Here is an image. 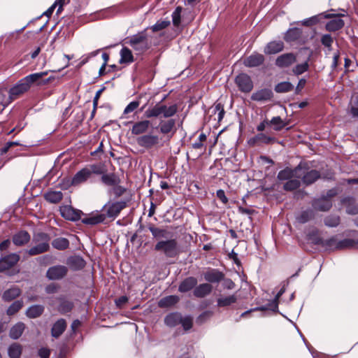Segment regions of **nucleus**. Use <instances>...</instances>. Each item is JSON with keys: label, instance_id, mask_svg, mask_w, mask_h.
Listing matches in <instances>:
<instances>
[{"label": "nucleus", "instance_id": "obj_2", "mask_svg": "<svg viewBox=\"0 0 358 358\" xmlns=\"http://www.w3.org/2000/svg\"><path fill=\"white\" fill-rule=\"evenodd\" d=\"M103 173V166L101 164H90L78 171L71 180V185L77 186L85 182L93 174L100 175Z\"/></svg>", "mask_w": 358, "mask_h": 358}, {"label": "nucleus", "instance_id": "obj_23", "mask_svg": "<svg viewBox=\"0 0 358 358\" xmlns=\"http://www.w3.org/2000/svg\"><path fill=\"white\" fill-rule=\"evenodd\" d=\"M67 265L73 271H79L83 269L86 264L84 259L80 256L70 257L67 259Z\"/></svg>", "mask_w": 358, "mask_h": 358}, {"label": "nucleus", "instance_id": "obj_18", "mask_svg": "<svg viewBox=\"0 0 358 358\" xmlns=\"http://www.w3.org/2000/svg\"><path fill=\"white\" fill-rule=\"evenodd\" d=\"M296 61V57L293 53H285L277 57L275 65L280 68H285L291 66Z\"/></svg>", "mask_w": 358, "mask_h": 358}, {"label": "nucleus", "instance_id": "obj_13", "mask_svg": "<svg viewBox=\"0 0 358 358\" xmlns=\"http://www.w3.org/2000/svg\"><path fill=\"white\" fill-rule=\"evenodd\" d=\"M81 222L86 225L90 226L101 223L106 224L108 222L105 220V215L99 211L92 212L86 215L85 217L81 219Z\"/></svg>", "mask_w": 358, "mask_h": 358}, {"label": "nucleus", "instance_id": "obj_46", "mask_svg": "<svg viewBox=\"0 0 358 358\" xmlns=\"http://www.w3.org/2000/svg\"><path fill=\"white\" fill-rule=\"evenodd\" d=\"M8 355L10 358H19L22 354L21 345L13 343L8 348Z\"/></svg>", "mask_w": 358, "mask_h": 358}, {"label": "nucleus", "instance_id": "obj_9", "mask_svg": "<svg viewBox=\"0 0 358 358\" xmlns=\"http://www.w3.org/2000/svg\"><path fill=\"white\" fill-rule=\"evenodd\" d=\"M61 215L66 220L76 222L81 219L83 213L71 206H63L59 209Z\"/></svg>", "mask_w": 358, "mask_h": 358}, {"label": "nucleus", "instance_id": "obj_33", "mask_svg": "<svg viewBox=\"0 0 358 358\" xmlns=\"http://www.w3.org/2000/svg\"><path fill=\"white\" fill-rule=\"evenodd\" d=\"M21 294V290L17 287H12L11 288L6 290L3 295L2 299L5 301H10L17 296H19Z\"/></svg>", "mask_w": 358, "mask_h": 358}, {"label": "nucleus", "instance_id": "obj_53", "mask_svg": "<svg viewBox=\"0 0 358 358\" xmlns=\"http://www.w3.org/2000/svg\"><path fill=\"white\" fill-rule=\"evenodd\" d=\"M182 7L178 6L172 13V21L174 26L178 27L180 24Z\"/></svg>", "mask_w": 358, "mask_h": 358}, {"label": "nucleus", "instance_id": "obj_59", "mask_svg": "<svg viewBox=\"0 0 358 358\" xmlns=\"http://www.w3.org/2000/svg\"><path fill=\"white\" fill-rule=\"evenodd\" d=\"M321 43L323 45L327 47L329 50H331V45L333 43V38L330 34H324L322 36Z\"/></svg>", "mask_w": 358, "mask_h": 358}, {"label": "nucleus", "instance_id": "obj_49", "mask_svg": "<svg viewBox=\"0 0 358 358\" xmlns=\"http://www.w3.org/2000/svg\"><path fill=\"white\" fill-rule=\"evenodd\" d=\"M300 186V180L298 178H291L284 184V189L287 191H292L297 189Z\"/></svg>", "mask_w": 358, "mask_h": 358}, {"label": "nucleus", "instance_id": "obj_3", "mask_svg": "<svg viewBox=\"0 0 358 358\" xmlns=\"http://www.w3.org/2000/svg\"><path fill=\"white\" fill-rule=\"evenodd\" d=\"M178 111L176 104L166 106L165 104L157 103L152 107H150L145 112V116L147 118L158 117L162 116L164 118H170L175 115Z\"/></svg>", "mask_w": 358, "mask_h": 358}, {"label": "nucleus", "instance_id": "obj_25", "mask_svg": "<svg viewBox=\"0 0 358 358\" xmlns=\"http://www.w3.org/2000/svg\"><path fill=\"white\" fill-rule=\"evenodd\" d=\"M213 287L209 283H203L196 286L194 289V295L197 298H203L210 294Z\"/></svg>", "mask_w": 358, "mask_h": 358}, {"label": "nucleus", "instance_id": "obj_26", "mask_svg": "<svg viewBox=\"0 0 358 358\" xmlns=\"http://www.w3.org/2000/svg\"><path fill=\"white\" fill-rule=\"evenodd\" d=\"M30 235L26 231H20L13 236V242L17 246H22L30 241Z\"/></svg>", "mask_w": 358, "mask_h": 358}, {"label": "nucleus", "instance_id": "obj_36", "mask_svg": "<svg viewBox=\"0 0 358 358\" xmlns=\"http://www.w3.org/2000/svg\"><path fill=\"white\" fill-rule=\"evenodd\" d=\"M178 301V296L170 295L161 299L158 302V306L160 308H168L175 305Z\"/></svg>", "mask_w": 358, "mask_h": 358}, {"label": "nucleus", "instance_id": "obj_14", "mask_svg": "<svg viewBox=\"0 0 358 358\" xmlns=\"http://www.w3.org/2000/svg\"><path fill=\"white\" fill-rule=\"evenodd\" d=\"M68 272L66 266L63 265H57L50 267L46 273V276L48 279L56 280L64 278Z\"/></svg>", "mask_w": 358, "mask_h": 358}, {"label": "nucleus", "instance_id": "obj_37", "mask_svg": "<svg viewBox=\"0 0 358 358\" xmlns=\"http://www.w3.org/2000/svg\"><path fill=\"white\" fill-rule=\"evenodd\" d=\"M342 203L346 206L348 214L355 215L358 213V206L355 205V199L352 197H346L342 200Z\"/></svg>", "mask_w": 358, "mask_h": 358}, {"label": "nucleus", "instance_id": "obj_64", "mask_svg": "<svg viewBox=\"0 0 358 358\" xmlns=\"http://www.w3.org/2000/svg\"><path fill=\"white\" fill-rule=\"evenodd\" d=\"M318 21H319L318 16L315 15V16H313L311 17H309V18H307V19H305L304 20H303L302 24L304 26H308V27L312 26V25L316 24L318 22Z\"/></svg>", "mask_w": 358, "mask_h": 358}, {"label": "nucleus", "instance_id": "obj_42", "mask_svg": "<svg viewBox=\"0 0 358 358\" xmlns=\"http://www.w3.org/2000/svg\"><path fill=\"white\" fill-rule=\"evenodd\" d=\"M52 245L55 249L63 250L69 247V241L66 238L59 237L54 239L52 242Z\"/></svg>", "mask_w": 358, "mask_h": 358}, {"label": "nucleus", "instance_id": "obj_45", "mask_svg": "<svg viewBox=\"0 0 358 358\" xmlns=\"http://www.w3.org/2000/svg\"><path fill=\"white\" fill-rule=\"evenodd\" d=\"M237 300L236 296L234 294L222 297L217 299V306L225 307L234 303Z\"/></svg>", "mask_w": 358, "mask_h": 358}, {"label": "nucleus", "instance_id": "obj_15", "mask_svg": "<svg viewBox=\"0 0 358 358\" xmlns=\"http://www.w3.org/2000/svg\"><path fill=\"white\" fill-rule=\"evenodd\" d=\"M302 164L305 166L300 172L303 182L306 185L315 182L320 177V173L316 170L308 171L306 164L303 163Z\"/></svg>", "mask_w": 358, "mask_h": 358}, {"label": "nucleus", "instance_id": "obj_16", "mask_svg": "<svg viewBox=\"0 0 358 358\" xmlns=\"http://www.w3.org/2000/svg\"><path fill=\"white\" fill-rule=\"evenodd\" d=\"M275 142V138L266 135L264 133H259L248 140V144L251 146L261 145L262 144H271Z\"/></svg>", "mask_w": 358, "mask_h": 358}, {"label": "nucleus", "instance_id": "obj_22", "mask_svg": "<svg viewBox=\"0 0 358 358\" xmlns=\"http://www.w3.org/2000/svg\"><path fill=\"white\" fill-rule=\"evenodd\" d=\"M312 206L315 210L327 211L331 208L332 203L331 200L327 197H320L319 199H314L312 202Z\"/></svg>", "mask_w": 358, "mask_h": 358}, {"label": "nucleus", "instance_id": "obj_62", "mask_svg": "<svg viewBox=\"0 0 358 358\" xmlns=\"http://www.w3.org/2000/svg\"><path fill=\"white\" fill-rule=\"evenodd\" d=\"M140 105L139 101H133L130 102L124 108V114H128L134 111Z\"/></svg>", "mask_w": 358, "mask_h": 358}, {"label": "nucleus", "instance_id": "obj_8", "mask_svg": "<svg viewBox=\"0 0 358 358\" xmlns=\"http://www.w3.org/2000/svg\"><path fill=\"white\" fill-rule=\"evenodd\" d=\"M159 142V136L151 133L141 135L136 138L138 145L147 150L158 146Z\"/></svg>", "mask_w": 358, "mask_h": 358}, {"label": "nucleus", "instance_id": "obj_54", "mask_svg": "<svg viewBox=\"0 0 358 358\" xmlns=\"http://www.w3.org/2000/svg\"><path fill=\"white\" fill-rule=\"evenodd\" d=\"M309 65L308 62H305L304 63L297 64L293 69V73L296 75H301L304 72L307 71L308 69Z\"/></svg>", "mask_w": 358, "mask_h": 358}, {"label": "nucleus", "instance_id": "obj_50", "mask_svg": "<svg viewBox=\"0 0 358 358\" xmlns=\"http://www.w3.org/2000/svg\"><path fill=\"white\" fill-rule=\"evenodd\" d=\"M4 259L7 262V264H8L6 267L11 268L19 262L20 256L17 253H11L4 257Z\"/></svg>", "mask_w": 358, "mask_h": 358}, {"label": "nucleus", "instance_id": "obj_19", "mask_svg": "<svg viewBox=\"0 0 358 358\" xmlns=\"http://www.w3.org/2000/svg\"><path fill=\"white\" fill-rule=\"evenodd\" d=\"M148 229L151 232L154 238L161 241L162 238H169L173 237L172 233L166 229L156 227L154 224L148 225Z\"/></svg>", "mask_w": 358, "mask_h": 358}, {"label": "nucleus", "instance_id": "obj_20", "mask_svg": "<svg viewBox=\"0 0 358 358\" xmlns=\"http://www.w3.org/2000/svg\"><path fill=\"white\" fill-rule=\"evenodd\" d=\"M264 62V57L263 55L254 52L244 59L243 64L247 67L252 68L260 66Z\"/></svg>", "mask_w": 358, "mask_h": 358}, {"label": "nucleus", "instance_id": "obj_48", "mask_svg": "<svg viewBox=\"0 0 358 358\" xmlns=\"http://www.w3.org/2000/svg\"><path fill=\"white\" fill-rule=\"evenodd\" d=\"M23 306V302L21 300L14 301L7 309V314L8 315H13L18 312Z\"/></svg>", "mask_w": 358, "mask_h": 358}, {"label": "nucleus", "instance_id": "obj_41", "mask_svg": "<svg viewBox=\"0 0 358 358\" xmlns=\"http://www.w3.org/2000/svg\"><path fill=\"white\" fill-rule=\"evenodd\" d=\"M24 324L22 322H18L16 324H15L10 330V337L13 339H17L19 338L21 335L22 334L24 330Z\"/></svg>", "mask_w": 358, "mask_h": 358}, {"label": "nucleus", "instance_id": "obj_30", "mask_svg": "<svg viewBox=\"0 0 358 358\" xmlns=\"http://www.w3.org/2000/svg\"><path fill=\"white\" fill-rule=\"evenodd\" d=\"M103 172L105 171L103 170ZM101 176V181L103 184L108 186H115L120 183V178L115 173H104Z\"/></svg>", "mask_w": 358, "mask_h": 358}, {"label": "nucleus", "instance_id": "obj_4", "mask_svg": "<svg viewBox=\"0 0 358 358\" xmlns=\"http://www.w3.org/2000/svg\"><path fill=\"white\" fill-rule=\"evenodd\" d=\"M127 43L138 55H141L150 48L146 30H143L129 38Z\"/></svg>", "mask_w": 358, "mask_h": 358}, {"label": "nucleus", "instance_id": "obj_21", "mask_svg": "<svg viewBox=\"0 0 358 358\" xmlns=\"http://www.w3.org/2000/svg\"><path fill=\"white\" fill-rule=\"evenodd\" d=\"M273 97V92L271 90L264 88L257 90L251 95V99L255 101H267Z\"/></svg>", "mask_w": 358, "mask_h": 358}, {"label": "nucleus", "instance_id": "obj_6", "mask_svg": "<svg viewBox=\"0 0 358 358\" xmlns=\"http://www.w3.org/2000/svg\"><path fill=\"white\" fill-rule=\"evenodd\" d=\"M50 238L45 233H38L34 236L33 242L34 245L27 250V253L31 256H35L48 251Z\"/></svg>", "mask_w": 358, "mask_h": 358}, {"label": "nucleus", "instance_id": "obj_35", "mask_svg": "<svg viewBox=\"0 0 358 358\" xmlns=\"http://www.w3.org/2000/svg\"><path fill=\"white\" fill-rule=\"evenodd\" d=\"M181 314L178 313H170L166 316L164 322L169 327H176L181 322Z\"/></svg>", "mask_w": 358, "mask_h": 358}, {"label": "nucleus", "instance_id": "obj_55", "mask_svg": "<svg viewBox=\"0 0 358 358\" xmlns=\"http://www.w3.org/2000/svg\"><path fill=\"white\" fill-rule=\"evenodd\" d=\"M217 113V121L220 122L225 114V111L224 109V105L221 103H216L214 107V113L216 114Z\"/></svg>", "mask_w": 358, "mask_h": 358}, {"label": "nucleus", "instance_id": "obj_60", "mask_svg": "<svg viewBox=\"0 0 358 358\" xmlns=\"http://www.w3.org/2000/svg\"><path fill=\"white\" fill-rule=\"evenodd\" d=\"M180 324H182L185 330H189L192 327V319L189 316H186L184 317L181 316V322Z\"/></svg>", "mask_w": 358, "mask_h": 358}, {"label": "nucleus", "instance_id": "obj_34", "mask_svg": "<svg viewBox=\"0 0 358 358\" xmlns=\"http://www.w3.org/2000/svg\"><path fill=\"white\" fill-rule=\"evenodd\" d=\"M44 311V307L42 305H33L26 310V315L29 318H36L40 317Z\"/></svg>", "mask_w": 358, "mask_h": 358}, {"label": "nucleus", "instance_id": "obj_1", "mask_svg": "<svg viewBox=\"0 0 358 358\" xmlns=\"http://www.w3.org/2000/svg\"><path fill=\"white\" fill-rule=\"evenodd\" d=\"M48 71L35 73L25 76L18 81V83L11 87L9 90L8 101L10 102L17 98L20 95L27 92L32 84L38 82L41 78L47 76Z\"/></svg>", "mask_w": 358, "mask_h": 358}, {"label": "nucleus", "instance_id": "obj_47", "mask_svg": "<svg viewBox=\"0 0 358 358\" xmlns=\"http://www.w3.org/2000/svg\"><path fill=\"white\" fill-rule=\"evenodd\" d=\"M314 212L311 209H308L301 212V213L297 217V220L300 223H306L314 217Z\"/></svg>", "mask_w": 358, "mask_h": 358}, {"label": "nucleus", "instance_id": "obj_31", "mask_svg": "<svg viewBox=\"0 0 358 358\" xmlns=\"http://www.w3.org/2000/svg\"><path fill=\"white\" fill-rule=\"evenodd\" d=\"M344 24V21L341 18L336 17L329 20L326 24L325 27L326 29L329 31H336L343 28Z\"/></svg>", "mask_w": 358, "mask_h": 358}, {"label": "nucleus", "instance_id": "obj_58", "mask_svg": "<svg viewBox=\"0 0 358 358\" xmlns=\"http://www.w3.org/2000/svg\"><path fill=\"white\" fill-rule=\"evenodd\" d=\"M73 306V303L70 301H62L59 306V311L62 313H68L71 310Z\"/></svg>", "mask_w": 358, "mask_h": 358}, {"label": "nucleus", "instance_id": "obj_39", "mask_svg": "<svg viewBox=\"0 0 358 358\" xmlns=\"http://www.w3.org/2000/svg\"><path fill=\"white\" fill-rule=\"evenodd\" d=\"M302 31L299 28L289 29L285 35V40L287 42H292L298 40L301 36Z\"/></svg>", "mask_w": 358, "mask_h": 358}, {"label": "nucleus", "instance_id": "obj_27", "mask_svg": "<svg viewBox=\"0 0 358 358\" xmlns=\"http://www.w3.org/2000/svg\"><path fill=\"white\" fill-rule=\"evenodd\" d=\"M223 278V273L217 270L212 269L204 273V279L210 283L219 282Z\"/></svg>", "mask_w": 358, "mask_h": 358}, {"label": "nucleus", "instance_id": "obj_12", "mask_svg": "<svg viewBox=\"0 0 358 358\" xmlns=\"http://www.w3.org/2000/svg\"><path fill=\"white\" fill-rule=\"evenodd\" d=\"M235 83L240 91L250 92L253 88V83L246 73H240L235 78Z\"/></svg>", "mask_w": 358, "mask_h": 358}, {"label": "nucleus", "instance_id": "obj_61", "mask_svg": "<svg viewBox=\"0 0 358 358\" xmlns=\"http://www.w3.org/2000/svg\"><path fill=\"white\" fill-rule=\"evenodd\" d=\"M10 103L4 93L0 90V113L3 111L5 108Z\"/></svg>", "mask_w": 358, "mask_h": 358}, {"label": "nucleus", "instance_id": "obj_5", "mask_svg": "<svg viewBox=\"0 0 358 358\" xmlns=\"http://www.w3.org/2000/svg\"><path fill=\"white\" fill-rule=\"evenodd\" d=\"M156 251L163 253L167 257H175L179 252V245L176 238L173 237L167 240L159 241L155 245Z\"/></svg>", "mask_w": 358, "mask_h": 358}, {"label": "nucleus", "instance_id": "obj_24", "mask_svg": "<svg viewBox=\"0 0 358 358\" xmlns=\"http://www.w3.org/2000/svg\"><path fill=\"white\" fill-rule=\"evenodd\" d=\"M284 48V43L281 41H271L264 48V52L266 55H274L281 52Z\"/></svg>", "mask_w": 358, "mask_h": 358}, {"label": "nucleus", "instance_id": "obj_57", "mask_svg": "<svg viewBox=\"0 0 358 358\" xmlns=\"http://www.w3.org/2000/svg\"><path fill=\"white\" fill-rule=\"evenodd\" d=\"M353 241L351 239H344L341 241H338V243L335 245V249H344L347 248H350L352 245Z\"/></svg>", "mask_w": 358, "mask_h": 358}, {"label": "nucleus", "instance_id": "obj_29", "mask_svg": "<svg viewBox=\"0 0 358 358\" xmlns=\"http://www.w3.org/2000/svg\"><path fill=\"white\" fill-rule=\"evenodd\" d=\"M66 323L65 320L59 319L54 324L52 328V336L53 337H59L66 329Z\"/></svg>", "mask_w": 358, "mask_h": 358}, {"label": "nucleus", "instance_id": "obj_38", "mask_svg": "<svg viewBox=\"0 0 358 358\" xmlns=\"http://www.w3.org/2000/svg\"><path fill=\"white\" fill-rule=\"evenodd\" d=\"M46 201L52 203H59L63 198V194L60 191H50L45 194Z\"/></svg>", "mask_w": 358, "mask_h": 358}, {"label": "nucleus", "instance_id": "obj_44", "mask_svg": "<svg viewBox=\"0 0 358 358\" xmlns=\"http://www.w3.org/2000/svg\"><path fill=\"white\" fill-rule=\"evenodd\" d=\"M293 88L294 86L291 83L285 81L277 84L275 87V91L278 93H285L292 91Z\"/></svg>", "mask_w": 358, "mask_h": 358}, {"label": "nucleus", "instance_id": "obj_40", "mask_svg": "<svg viewBox=\"0 0 358 358\" xmlns=\"http://www.w3.org/2000/svg\"><path fill=\"white\" fill-rule=\"evenodd\" d=\"M120 64H129L134 62V57L131 50L127 47H123L120 50Z\"/></svg>", "mask_w": 358, "mask_h": 358}, {"label": "nucleus", "instance_id": "obj_63", "mask_svg": "<svg viewBox=\"0 0 358 358\" xmlns=\"http://www.w3.org/2000/svg\"><path fill=\"white\" fill-rule=\"evenodd\" d=\"M206 135L201 133L199 135L198 140L192 144V148L194 149H201L203 146V142L206 141Z\"/></svg>", "mask_w": 358, "mask_h": 358}, {"label": "nucleus", "instance_id": "obj_11", "mask_svg": "<svg viewBox=\"0 0 358 358\" xmlns=\"http://www.w3.org/2000/svg\"><path fill=\"white\" fill-rule=\"evenodd\" d=\"M176 121L173 118L168 120H160L159 122V132L163 135L172 137L176 131Z\"/></svg>", "mask_w": 358, "mask_h": 358}, {"label": "nucleus", "instance_id": "obj_43", "mask_svg": "<svg viewBox=\"0 0 358 358\" xmlns=\"http://www.w3.org/2000/svg\"><path fill=\"white\" fill-rule=\"evenodd\" d=\"M268 122L269 125H272L273 129L277 131L282 130L287 125L280 116L273 117Z\"/></svg>", "mask_w": 358, "mask_h": 358}, {"label": "nucleus", "instance_id": "obj_32", "mask_svg": "<svg viewBox=\"0 0 358 358\" xmlns=\"http://www.w3.org/2000/svg\"><path fill=\"white\" fill-rule=\"evenodd\" d=\"M285 289H286L285 285H283L282 287L277 293L273 301L271 303H269L268 306H264V307H261V308H255L254 310H271L273 311H275L278 308V301L279 298L285 293Z\"/></svg>", "mask_w": 358, "mask_h": 358}, {"label": "nucleus", "instance_id": "obj_52", "mask_svg": "<svg viewBox=\"0 0 358 358\" xmlns=\"http://www.w3.org/2000/svg\"><path fill=\"white\" fill-rule=\"evenodd\" d=\"M340 223V218L338 216L336 215H331L328 216L324 219V224L325 225L330 227H334L339 224Z\"/></svg>", "mask_w": 358, "mask_h": 358}, {"label": "nucleus", "instance_id": "obj_10", "mask_svg": "<svg viewBox=\"0 0 358 358\" xmlns=\"http://www.w3.org/2000/svg\"><path fill=\"white\" fill-rule=\"evenodd\" d=\"M305 166L300 163L295 169H291L286 168L280 171L278 174V179L279 180H289L292 178H301V173H300Z\"/></svg>", "mask_w": 358, "mask_h": 358}, {"label": "nucleus", "instance_id": "obj_28", "mask_svg": "<svg viewBox=\"0 0 358 358\" xmlns=\"http://www.w3.org/2000/svg\"><path fill=\"white\" fill-rule=\"evenodd\" d=\"M196 284V278L194 277H188L181 282L179 285L178 290L180 292H187L194 287Z\"/></svg>", "mask_w": 358, "mask_h": 358}, {"label": "nucleus", "instance_id": "obj_17", "mask_svg": "<svg viewBox=\"0 0 358 358\" xmlns=\"http://www.w3.org/2000/svg\"><path fill=\"white\" fill-rule=\"evenodd\" d=\"M151 125V122L148 120H143L135 122L131 129V132L133 135L141 136L145 134Z\"/></svg>", "mask_w": 358, "mask_h": 358}, {"label": "nucleus", "instance_id": "obj_56", "mask_svg": "<svg viewBox=\"0 0 358 358\" xmlns=\"http://www.w3.org/2000/svg\"><path fill=\"white\" fill-rule=\"evenodd\" d=\"M351 113L353 116H358V94H354L351 99Z\"/></svg>", "mask_w": 358, "mask_h": 358}, {"label": "nucleus", "instance_id": "obj_51", "mask_svg": "<svg viewBox=\"0 0 358 358\" xmlns=\"http://www.w3.org/2000/svg\"><path fill=\"white\" fill-rule=\"evenodd\" d=\"M170 25L169 20H158L154 25L151 27L153 32L161 31Z\"/></svg>", "mask_w": 358, "mask_h": 358}, {"label": "nucleus", "instance_id": "obj_7", "mask_svg": "<svg viewBox=\"0 0 358 358\" xmlns=\"http://www.w3.org/2000/svg\"><path fill=\"white\" fill-rule=\"evenodd\" d=\"M127 203L125 201H108L102 208V213L105 215V220L109 221L114 220L120 213V212L125 208Z\"/></svg>", "mask_w": 358, "mask_h": 358}]
</instances>
